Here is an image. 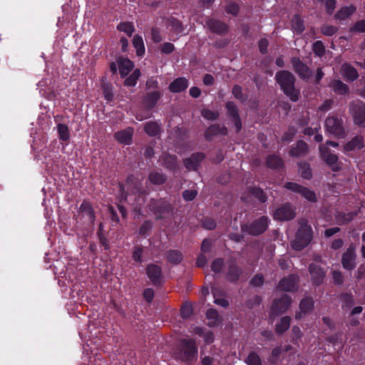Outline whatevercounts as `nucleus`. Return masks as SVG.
Returning a JSON list of instances; mask_svg holds the SVG:
<instances>
[{
    "mask_svg": "<svg viewBox=\"0 0 365 365\" xmlns=\"http://www.w3.org/2000/svg\"><path fill=\"white\" fill-rule=\"evenodd\" d=\"M292 299L287 294H283L282 297L276 299L272 304V314L276 316L284 313L290 307Z\"/></svg>",
    "mask_w": 365,
    "mask_h": 365,
    "instance_id": "nucleus-11",
    "label": "nucleus"
},
{
    "mask_svg": "<svg viewBox=\"0 0 365 365\" xmlns=\"http://www.w3.org/2000/svg\"><path fill=\"white\" fill-rule=\"evenodd\" d=\"M242 274V269L237 264V260L234 258L229 259L225 272V279L230 282L236 283L240 279Z\"/></svg>",
    "mask_w": 365,
    "mask_h": 365,
    "instance_id": "nucleus-8",
    "label": "nucleus"
},
{
    "mask_svg": "<svg viewBox=\"0 0 365 365\" xmlns=\"http://www.w3.org/2000/svg\"><path fill=\"white\" fill-rule=\"evenodd\" d=\"M364 147V137L361 135H356L347 142L344 145V148L345 151H352L354 150H360Z\"/></svg>",
    "mask_w": 365,
    "mask_h": 365,
    "instance_id": "nucleus-27",
    "label": "nucleus"
},
{
    "mask_svg": "<svg viewBox=\"0 0 365 365\" xmlns=\"http://www.w3.org/2000/svg\"><path fill=\"white\" fill-rule=\"evenodd\" d=\"M273 217L279 221L291 220L295 217V212L289 203H285L274 211Z\"/></svg>",
    "mask_w": 365,
    "mask_h": 365,
    "instance_id": "nucleus-14",
    "label": "nucleus"
},
{
    "mask_svg": "<svg viewBox=\"0 0 365 365\" xmlns=\"http://www.w3.org/2000/svg\"><path fill=\"white\" fill-rule=\"evenodd\" d=\"M341 71L343 76L349 81H354L359 76L357 71L346 63L341 66Z\"/></svg>",
    "mask_w": 365,
    "mask_h": 365,
    "instance_id": "nucleus-32",
    "label": "nucleus"
},
{
    "mask_svg": "<svg viewBox=\"0 0 365 365\" xmlns=\"http://www.w3.org/2000/svg\"><path fill=\"white\" fill-rule=\"evenodd\" d=\"M308 270L313 285L319 286L324 282L326 272L323 267L315 263H311L309 265Z\"/></svg>",
    "mask_w": 365,
    "mask_h": 365,
    "instance_id": "nucleus-12",
    "label": "nucleus"
},
{
    "mask_svg": "<svg viewBox=\"0 0 365 365\" xmlns=\"http://www.w3.org/2000/svg\"><path fill=\"white\" fill-rule=\"evenodd\" d=\"M356 10V7L353 5L342 7L335 14L334 18L339 20H344L353 14Z\"/></svg>",
    "mask_w": 365,
    "mask_h": 365,
    "instance_id": "nucleus-34",
    "label": "nucleus"
},
{
    "mask_svg": "<svg viewBox=\"0 0 365 365\" xmlns=\"http://www.w3.org/2000/svg\"><path fill=\"white\" fill-rule=\"evenodd\" d=\"M228 115L232 118L238 132L242 128L241 120L239 115V110L235 103L232 101H228L225 104Z\"/></svg>",
    "mask_w": 365,
    "mask_h": 365,
    "instance_id": "nucleus-18",
    "label": "nucleus"
},
{
    "mask_svg": "<svg viewBox=\"0 0 365 365\" xmlns=\"http://www.w3.org/2000/svg\"><path fill=\"white\" fill-rule=\"evenodd\" d=\"M201 115L204 118L210 120L217 119L220 115L217 111H212L207 108H204L201 110Z\"/></svg>",
    "mask_w": 365,
    "mask_h": 365,
    "instance_id": "nucleus-53",
    "label": "nucleus"
},
{
    "mask_svg": "<svg viewBox=\"0 0 365 365\" xmlns=\"http://www.w3.org/2000/svg\"><path fill=\"white\" fill-rule=\"evenodd\" d=\"M117 29L119 31L125 33L129 37H130L135 31V28L132 22H120L117 26Z\"/></svg>",
    "mask_w": 365,
    "mask_h": 365,
    "instance_id": "nucleus-43",
    "label": "nucleus"
},
{
    "mask_svg": "<svg viewBox=\"0 0 365 365\" xmlns=\"http://www.w3.org/2000/svg\"><path fill=\"white\" fill-rule=\"evenodd\" d=\"M168 23L172 32L176 34H179L182 32L184 27L182 22L179 20L175 18H171L168 19Z\"/></svg>",
    "mask_w": 365,
    "mask_h": 365,
    "instance_id": "nucleus-42",
    "label": "nucleus"
},
{
    "mask_svg": "<svg viewBox=\"0 0 365 365\" xmlns=\"http://www.w3.org/2000/svg\"><path fill=\"white\" fill-rule=\"evenodd\" d=\"M356 215V212H351L348 213L344 212H339L335 217L336 221L337 224L346 225L350 222L354 217Z\"/></svg>",
    "mask_w": 365,
    "mask_h": 365,
    "instance_id": "nucleus-37",
    "label": "nucleus"
},
{
    "mask_svg": "<svg viewBox=\"0 0 365 365\" xmlns=\"http://www.w3.org/2000/svg\"><path fill=\"white\" fill-rule=\"evenodd\" d=\"M133 45L136 49V54L142 56L145 53V46L142 37L138 34H135L132 40Z\"/></svg>",
    "mask_w": 365,
    "mask_h": 365,
    "instance_id": "nucleus-40",
    "label": "nucleus"
},
{
    "mask_svg": "<svg viewBox=\"0 0 365 365\" xmlns=\"http://www.w3.org/2000/svg\"><path fill=\"white\" fill-rule=\"evenodd\" d=\"M180 314L182 318L187 319L192 314V307L190 303H185L180 309Z\"/></svg>",
    "mask_w": 365,
    "mask_h": 365,
    "instance_id": "nucleus-56",
    "label": "nucleus"
},
{
    "mask_svg": "<svg viewBox=\"0 0 365 365\" xmlns=\"http://www.w3.org/2000/svg\"><path fill=\"white\" fill-rule=\"evenodd\" d=\"M266 163L269 168L272 169H279L284 166L282 159L277 155H269L267 158Z\"/></svg>",
    "mask_w": 365,
    "mask_h": 365,
    "instance_id": "nucleus-35",
    "label": "nucleus"
},
{
    "mask_svg": "<svg viewBox=\"0 0 365 365\" xmlns=\"http://www.w3.org/2000/svg\"><path fill=\"white\" fill-rule=\"evenodd\" d=\"M165 257L168 262L173 264H178L183 259L182 252L177 250H170L165 252Z\"/></svg>",
    "mask_w": 365,
    "mask_h": 365,
    "instance_id": "nucleus-31",
    "label": "nucleus"
},
{
    "mask_svg": "<svg viewBox=\"0 0 365 365\" xmlns=\"http://www.w3.org/2000/svg\"><path fill=\"white\" fill-rule=\"evenodd\" d=\"M291 63L295 73L302 79H309L312 76V72L309 67L304 63L299 57L291 58Z\"/></svg>",
    "mask_w": 365,
    "mask_h": 365,
    "instance_id": "nucleus-15",
    "label": "nucleus"
},
{
    "mask_svg": "<svg viewBox=\"0 0 365 365\" xmlns=\"http://www.w3.org/2000/svg\"><path fill=\"white\" fill-rule=\"evenodd\" d=\"M175 357L182 361L192 363L196 360L197 348L192 339H182L174 352Z\"/></svg>",
    "mask_w": 365,
    "mask_h": 365,
    "instance_id": "nucleus-2",
    "label": "nucleus"
},
{
    "mask_svg": "<svg viewBox=\"0 0 365 365\" xmlns=\"http://www.w3.org/2000/svg\"><path fill=\"white\" fill-rule=\"evenodd\" d=\"M140 76L139 69H135L133 73L128 76L124 81V85L126 86H134Z\"/></svg>",
    "mask_w": 365,
    "mask_h": 365,
    "instance_id": "nucleus-48",
    "label": "nucleus"
},
{
    "mask_svg": "<svg viewBox=\"0 0 365 365\" xmlns=\"http://www.w3.org/2000/svg\"><path fill=\"white\" fill-rule=\"evenodd\" d=\"M349 113L355 125L365 128V103L357 100L349 103Z\"/></svg>",
    "mask_w": 365,
    "mask_h": 365,
    "instance_id": "nucleus-4",
    "label": "nucleus"
},
{
    "mask_svg": "<svg viewBox=\"0 0 365 365\" xmlns=\"http://www.w3.org/2000/svg\"><path fill=\"white\" fill-rule=\"evenodd\" d=\"M202 227L209 230H213L216 227V222L215 220L210 217H205L202 220Z\"/></svg>",
    "mask_w": 365,
    "mask_h": 365,
    "instance_id": "nucleus-59",
    "label": "nucleus"
},
{
    "mask_svg": "<svg viewBox=\"0 0 365 365\" xmlns=\"http://www.w3.org/2000/svg\"><path fill=\"white\" fill-rule=\"evenodd\" d=\"M133 129L128 127L124 130L115 133L114 138L122 144L130 145L132 143Z\"/></svg>",
    "mask_w": 365,
    "mask_h": 365,
    "instance_id": "nucleus-21",
    "label": "nucleus"
},
{
    "mask_svg": "<svg viewBox=\"0 0 365 365\" xmlns=\"http://www.w3.org/2000/svg\"><path fill=\"white\" fill-rule=\"evenodd\" d=\"M299 225L300 227L297 232L295 239L292 242V247L297 251H300L307 247L313 237L312 227L307 224L306 220H301Z\"/></svg>",
    "mask_w": 365,
    "mask_h": 365,
    "instance_id": "nucleus-3",
    "label": "nucleus"
},
{
    "mask_svg": "<svg viewBox=\"0 0 365 365\" xmlns=\"http://www.w3.org/2000/svg\"><path fill=\"white\" fill-rule=\"evenodd\" d=\"M330 87L338 94H346L349 92V87L339 80H334L330 83Z\"/></svg>",
    "mask_w": 365,
    "mask_h": 365,
    "instance_id": "nucleus-38",
    "label": "nucleus"
},
{
    "mask_svg": "<svg viewBox=\"0 0 365 365\" xmlns=\"http://www.w3.org/2000/svg\"><path fill=\"white\" fill-rule=\"evenodd\" d=\"M145 271L146 274L153 285L158 286L162 283L163 274L162 269L160 266L150 264L146 267Z\"/></svg>",
    "mask_w": 365,
    "mask_h": 365,
    "instance_id": "nucleus-17",
    "label": "nucleus"
},
{
    "mask_svg": "<svg viewBox=\"0 0 365 365\" xmlns=\"http://www.w3.org/2000/svg\"><path fill=\"white\" fill-rule=\"evenodd\" d=\"M59 138L63 141H68L70 138L68 128L66 125L58 123L57 125Z\"/></svg>",
    "mask_w": 365,
    "mask_h": 365,
    "instance_id": "nucleus-46",
    "label": "nucleus"
},
{
    "mask_svg": "<svg viewBox=\"0 0 365 365\" xmlns=\"http://www.w3.org/2000/svg\"><path fill=\"white\" fill-rule=\"evenodd\" d=\"M313 51L319 56H322L324 54L325 47L321 41H317L313 44Z\"/></svg>",
    "mask_w": 365,
    "mask_h": 365,
    "instance_id": "nucleus-58",
    "label": "nucleus"
},
{
    "mask_svg": "<svg viewBox=\"0 0 365 365\" xmlns=\"http://www.w3.org/2000/svg\"><path fill=\"white\" fill-rule=\"evenodd\" d=\"M275 80L280 86L284 93L292 102H297L300 97V91L296 88L294 84L296 78L293 73L288 71H279L276 73Z\"/></svg>",
    "mask_w": 365,
    "mask_h": 365,
    "instance_id": "nucleus-1",
    "label": "nucleus"
},
{
    "mask_svg": "<svg viewBox=\"0 0 365 365\" xmlns=\"http://www.w3.org/2000/svg\"><path fill=\"white\" fill-rule=\"evenodd\" d=\"M148 178L149 180L155 185H162L166 181L165 175L158 172L150 173Z\"/></svg>",
    "mask_w": 365,
    "mask_h": 365,
    "instance_id": "nucleus-44",
    "label": "nucleus"
},
{
    "mask_svg": "<svg viewBox=\"0 0 365 365\" xmlns=\"http://www.w3.org/2000/svg\"><path fill=\"white\" fill-rule=\"evenodd\" d=\"M356 258L355 247L351 244L341 256L343 267L349 271L354 269L356 267Z\"/></svg>",
    "mask_w": 365,
    "mask_h": 365,
    "instance_id": "nucleus-13",
    "label": "nucleus"
},
{
    "mask_svg": "<svg viewBox=\"0 0 365 365\" xmlns=\"http://www.w3.org/2000/svg\"><path fill=\"white\" fill-rule=\"evenodd\" d=\"M206 24L212 32L218 35H225L229 31V26L225 23L217 19H210Z\"/></svg>",
    "mask_w": 365,
    "mask_h": 365,
    "instance_id": "nucleus-19",
    "label": "nucleus"
},
{
    "mask_svg": "<svg viewBox=\"0 0 365 365\" xmlns=\"http://www.w3.org/2000/svg\"><path fill=\"white\" fill-rule=\"evenodd\" d=\"M148 208L156 215V220L166 217L173 211L172 205L163 199H152L148 204Z\"/></svg>",
    "mask_w": 365,
    "mask_h": 365,
    "instance_id": "nucleus-5",
    "label": "nucleus"
},
{
    "mask_svg": "<svg viewBox=\"0 0 365 365\" xmlns=\"http://www.w3.org/2000/svg\"><path fill=\"white\" fill-rule=\"evenodd\" d=\"M161 165L166 168L175 170L177 168V157L168 153H164L160 158Z\"/></svg>",
    "mask_w": 365,
    "mask_h": 365,
    "instance_id": "nucleus-30",
    "label": "nucleus"
},
{
    "mask_svg": "<svg viewBox=\"0 0 365 365\" xmlns=\"http://www.w3.org/2000/svg\"><path fill=\"white\" fill-rule=\"evenodd\" d=\"M197 194L195 190H186L182 192V197L186 201H191L195 198Z\"/></svg>",
    "mask_w": 365,
    "mask_h": 365,
    "instance_id": "nucleus-63",
    "label": "nucleus"
},
{
    "mask_svg": "<svg viewBox=\"0 0 365 365\" xmlns=\"http://www.w3.org/2000/svg\"><path fill=\"white\" fill-rule=\"evenodd\" d=\"M205 155L202 153H196L184 160V165L188 170H196L200 163L204 160Z\"/></svg>",
    "mask_w": 365,
    "mask_h": 365,
    "instance_id": "nucleus-20",
    "label": "nucleus"
},
{
    "mask_svg": "<svg viewBox=\"0 0 365 365\" xmlns=\"http://www.w3.org/2000/svg\"><path fill=\"white\" fill-rule=\"evenodd\" d=\"M308 152V145L303 140H298L289 150V155L293 157H301L306 155Z\"/></svg>",
    "mask_w": 365,
    "mask_h": 365,
    "instance_id": "nucleus-24",
    "label": "nucleus"
},
{
    "mask_svg": "<svg viewBox=\"0 0 365 365\" xmlns=\"http://www.w3.org/2000/svg\"><path fill=\"white\" fill-rule=\"evenodd\" d=\"M161 96L162 93L159 90L148 92L143 98V103L146 108L152 109L156 106Z\"/></svg>",
    "mask_w": 365,
    "mask_h": 365,
    "instance_id": "nucleus-23",
    "label": "nucleus"
},
{
    "mask_svg": "<svg viewBox=\"0 0 365 365\" xmlns=\"http://www.w3.org/2000/svg\"><path fill=\"white\" fill-rule=\"evenodd\" d=\"M118 64L122 78H125L134 67L133 63L128 58H119L118 60Z\"/></svg>",
    "mask_w": 365,
    "mask_h": 365,
    "instance_id": "nucleus-28",
    "label": "nucleus"
},
{
    "mask_svg": "<svg viewBox=\"0 0 365 365\" xmlns=\"http://www.w3.org/2000/svg\"><path fill=\"white\" fill-rule=\"evenodd\" d=\"M325 128L327 132L338 137L345 136V129L343 125V120L337 116L331 115L325 120Z\"/></svg>",
    "mask_w": 365,
    "mask_h": 365,
    "instance_id": "nucleus-7",
    "label": "nucleus"
},
{
    "mask_svg": "<svg viewBox=\"0 0 365 365\" xmlns=\"http://www.w3.org/2000/svg\"><path fill=\"white\" fill-rule=\"evenodd\" d=\"M291 26L292 30L298 34H302L305 29L304 21L302 19L299 14H295L293 16L291 21Z\"/></svg>",
    "mask_w": 365,
    "mask_h": 365,
    "instance_id": "nucleus-36",
    "label": "nucleus"
},
{
    "mask_svg": "<svg viewBox=\"0 0 365 365\" xmlns=\"http://www.w3.org/2000/svg\"><path fill=\"white\" fill-rule=\"evenodd\" d=\"M227 129L225 126H220L219 124L210 125L205 132V138L207 140H211L213 137L218 135H226Z\"/></svg>",
    "mask_w": 365,
    "mask_h": 365,
    "instance_id": "nucleus-22",
    "label": "nucleus"
},
{
    "mask_svg": "<svg viewBox=\"0 0 365 365\" xmlns=\"http://www.w3.org/2000/svg\"><path fill=\"white\" fill-rule=\"evenodd\" d=\"M239 11V6L234 2H229L225 7V11L228 14H232L233 16H237Z\"/></svg>",
    "mask_w": 365,
    "mask_h": 365,
    "instance_id": "nucleus-60",
    "label": "nucleus"
},
{
    "mask_svg": "<svg viewBox=\"0 0 365 365\" xmlns=\"http://www.w3.org/2000/svg\"><path fill=\"white\" fill-rule=\"evenodd\" d=\"M153 223L150 220H146L140 227L139 234L140 235H145L148 231L151 230Z\"/></svg>",
    "mask_w": 365,
    "mask_h": 365,
    "instance_id": "nucleus-64",
    "label": "nucleus"
},
{
    "mask_svg": "<svg viewBox=\"0 0 365 365\" xmlns=\"http://www.w3.org/2000/svg\"><path fill=\"white\" fill-rule=\"evenodd\" d=\"M188 86V81L185 78L180 77L175 79L169 86L170 91L180 93L185 91Z\"/></svg>",
    "mask_w": 365,
    "mask_h": 365,
    "instance_id": "nucleus-26",
    "label": "nucleus"
},
{
    "mask_svg": "<svg viewBox=\"0 0 365 365\" xmlns=\"http://www.w3.org/2000/svg\"><path fill=\"white\" fill-rule=\"evenodd\" d=\"M297 133V129L294 127H289L288 130L284 133L282 137L283 141H290L293 139Z\"/></svg>",
    "mask_w": 365,
    "mask_h": 365,
    "instance_id": "nucleus-62",
    "label": "nucleus"
},
{
    "mask_svg": "<svg viewBox=\"0 0 365 365\" xmlns=\"http://www.w3.org/2000/svg\"><path fill=\"white\" fill-rule=\"evenodd\" d=\"M313 307L314 302L312 298L306 297L303 299L299 304L300 312H298L295 314V318L297 319H301L303 317V315L312 311Z\"/></svg>",
    "mask_w": 365,
    "mask_h": 365,
    "instance_id": "nucleus-25",
    "label": "nucleus"
},
{
    "mask_svg": "<svg viewBox=\"0 0 365 365\" xmlns=\"http://www.w3.org/2000/svg\"><path fill=\"white\" fill-rule=\"evenodd\" d=\"M144 130L150 136H157L161 133V127L156 121H149L144 125Z\"/></svg>",
    "mask_w": 365,
    "mask_h": 365,
    "instance_id": "nucleus-33",
    "label": "nucleus"
},
{
    "mask_svg": "<svg viewBox=\"0 0 365 365\" xmlns=\"http://www.w3.org/2000/svg\"><path fill=\"white\" fill-rule=\"evenodd\" d=\"M322 158L331 168L334 172H339L342 169V163L339 161L338 156L332 153L329 148L324 145L319 146Z\"/></svg>",
    "mask_w": 365,
    "mask_h": 365,
    "instance_id": "nucleus-9",
    "label": "nucleus"
},
{
    "mask_svg": "<svg viewBox=\"0 0 365 365\" xmlns=\"http://www.w3.org/2000/svg\"><path fill=\"white\" fill-rule=\"evenodd\" d=\"M232 93L234 97L242 102L245 101L247 98L242 93V88L239 85H235L232 89Z\"/></svg>",
    "mask_w": 365,
    "mask_h": 365,
    "instance_id": "nucleus-55",
    "label": "nucleus"
},
{
    "mask_svg": "<svg viewBox=\"0 0 365 365\" xmlns=\"http://www.w3.org/2000/svg\"><path fill=\"white\" fill-rule=\"evenodd\" d=\"M339 298L343 303V307H350L354 304L353 296L350 293H342L340 294Z\"/></svg>",
    "mask_w": 365,
    "mask_h": 365,
    "instance_id": "nucleus-54",
    "label": "nucleus"
},
{
    "mask_svg": "<svg viewBox=\"0 0 365 365\" xmlns=\"http://www.w3.org/2000/svg\"><path fill=\"white\" fill-rule=\"evenodd\" d=\"M206 317L209 320L208 326L213 327L217 324L218 322V312L214 309H209L206 312Z\"/></svg>",
    "mask_w": 365,
    "mask_h": 365,
    "instance_id": "nucleus-49",
    "label": "nucleus"
},
{
    "mask_svg": "<svg viewBox=\"0 0 365 365\" xmlns=\"http://www.w3.org/2000/svg\"><path fill=\"white\" fill-rule=\"evenodd\" d=\"M212 294L215 298V303L222 307H227L229 306V302L225 298H222L224 296V292L219 289H212Z\"/></svg>",
    "mask_w": 365,
    "mask_h": 365,
    "instance_id": "nucleus-41",
    "label": "nucleus"
},
{
    "mask_svg": "<svg viewBox=\"0 0 365 365\" xmlns=\"http://www.w3.org/2000/svg\"><path fill=\"white\" fill-rule=\"evenodd\" d=\"M225 267V262L222 258H216L211 263V269L215 273H220Z\"/></svg>",
    "mask_w": 365,
    "mask_h": 365,
    "instance_id": "nucleus-51",
    "label": "nucleus"
},
{
    "mask_svg": "<svg viewBox=\"0 0 365 365\" xmlns=\"http://www.w3.org/2000/svg\"><path fill=\"white\" fill-rule=\"evenodd\" d=\"M351 32H365V19L356 21L350 29Z\"/></svg>",
    "mask_w": 365,
    "mask_h": 365,
    "instance_id": "nucleus-61",
    "label": "nucleus"
},
{
    "mask_svg": "<svg viewBox=\"0 0 365 365\" xmlns=\"http://www.w3.org/2000/svg\"><path fill=\"white\" fill-rule=\"evenodd\" d=\"M338 31V28L334 26L324 25L321 27V32L325 36H331Z\"/></svg>",
    "mask_w": 365,
    "mask_h": 365,
    "instance_id": "nucleus-57",
    "label": "nucleus"
},
{
    "mask_svg": "<svg viewBox=\"0 0 365 365\" xmlns=\"http://www.w3.org/2000/svg\"><path fill=\"white\" fill-rule=\"evenodd\" d=\"M267 217L262 216L249 225H242L241 226V229L242 232H247L251 235L257 236L265 232L267 228Z\"/></svg>",
    "mask_w": 365,
    "mask_h": 365,
    "instance_id": "nucleus-6",
    "label": "nucleus"
},
{
    "mask_svg": "<svg viewBox=\"0 0 365 365\" xmlns=\"http://www.w3.org/2000/svg\"><path fill=\"white\" fill-rule=\"evenodd\" d=\"M101 88L105 98L108 101H111L113 98L112 85L110 83L103 81L101 83Z\"/></svg>",
    "mask_w": 365,
    "mask_h": 365,
    "instance_id": "nucleus-47",
    "label": "nucleus"
},
{
    "mask_svg": "<svg viewBox=\"0 0 365 365\" xmlns=\"http://www.w3.org/2000/svg\"><path fill=\"white\" fill-rule=\"evenodd\" d=\"M79 212L81 213H85L86 215H88L89 223L91 225L94 224L96 220V215L91 202L86 200H83V202L80 206Z\"/></svg>",
    "mask_w": 365,
    "mask_h": 365,
    "instance_id": "nucleus-29",
    "label": "nucleus"
},
{
    "mask_svg": "<svg viewBox=\"0 0 365 365\" xmlns=\"http://www.w3.org/2000/svg\"><path fill=\"white\" fill-rule=\"evenodd\" d=\"M291 318L288 316L281 318L279 322L276 325L275 331L278 334H282L290 327Z\"/></svg>",
    "mask_w": 365,
    "mask_h": 365,
    "instance_id": "nucleus-39",
    "label": "nucleus"
},
{
    "mask_svg": "<svg viewBox=\"0 0 365 365\" xmlns=\"http://www.w3.org/2000/svg\"><path fill=\"white\" fill-rule=\"evenodd\" d=\"M245 361L248 365H262V360L259 356L255 351L250 352Z\"/></svg>",
    "mask_w": 365,
    "mask_h": 365,
    "instance_id": "nucleus-50",
    "label": "nucleus"
},
{
    "mask_svg": "<svg viewBox=\"0 0 365 365\" xmlns=\"http://www.w3.org/2000/svg\"><path fill=\"white\" fill-rule=\"evenodd\" d=\"M298 165L301 176L307 180L310 179L312 178V170L309 165L306 162H301Z\"/></svg>",
    "mask_w": 365,
    "mask_h": 365,
    "instance_id": "nucleus-45",
    "label": "nucleus"
},
{
    "mask_svg": "<svg viewBox=\"0 0 365 365\" xmlns=\"http://www.w3.org/2000/svg\"><path fill=\"white\" fill-rule=\"evenodd\" d=\"M284 187L287 190L300 194L302 197H304L309 202H317V197L315 192L306 187L300 185L296 182H287Z\"/></svg>",
    "mask_w": 365,
    "mask_h": 365,
    "instance_id": "nucleus-10",
    "label": "nucleus"
},
{
    "mask_svg": "<svg viewBox=\"0 0 365 365\" xmlns=\"http://www.w3.org/2000/svg\"><path fill=\"white\" fill-rule=\"evenodd\" d=\"M299 278L297 275L291 274L281 279L277 289L285 292H294L298 288Z\"/></svg>",
    "mask_w": 365,
    "mask_h": 365,
    "instance_id": "nucleus-16",
    "label": "nucleus"
},
{
    "mask_svg": "<svg viewBox=\"0 0 365 365\" xmlns=\"http://www.w3.org/2000/svg\"><path fill=\"white\" fill-rule=\"evenodd\" d=\"M250 193L257 198L261 202H265L267 200V196L264 193L263 190L258 187H250L249 189Z\"/></svg>",
    "mask_w": 365,
    "mask_h": 365,
    "instance_id": "nucleus-52",
    "label": "nucleus"
}]
</instances>
